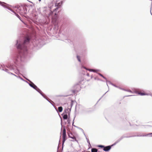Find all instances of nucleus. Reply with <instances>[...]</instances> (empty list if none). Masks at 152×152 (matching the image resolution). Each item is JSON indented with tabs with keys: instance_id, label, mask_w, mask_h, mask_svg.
Listing matches in <instances>:
<instances>
[{
	"instance_id": "obj_21",
	"label": "nucleus",
	"mask_w": 152,
	"mask_h": 152,
	"mask_svg": "<svg viewBox=\"0 0 152 152\" xmlns=\"http://www.w3.org/2000/svg\"><path fill=\"white\" fill-rule=\"evenodd\" d=\"M2 70H3V71H5L6 72H7L8 73V72H8V70L7 69H2Z\"/></svg>"
},
{
	"instance_id": "obj_11",
	"label": "nucleus",
	"mask_w": 152,
	"mask_h": 152,
	"mask_svg": "<svg viewBox=\"0 0 152 152\" xmlns=\"http://www.w3.org/2000/svg\"><path fill=\"white\" fill-rule=\"evenodd\" d=\"M37 91H38V92H39L42 96L44 98H45V96L42 94V91L40 90L37 87V88H36V89H35Z\"/></svg>"
},
{
	"instance_id": "obj_15",
	"label": "nucleus",
	"mask_w": 152,
	"mask_h": 152,
	"mask_svg": "<svg viewBox=\"0 0 152 152\" xmlns=\"http://www.w3.org/2000/svg\"><path fill=\"white\" fill-rule=\"evenodd\" d=\"M47 101H48L50 103H51V104L53 106V104L52 103H52H54V102L51 100H50V101H49L47 98H46V97H45V98Z\"/></svg>"
},
{
	"instance_id": "obj_35",
	"label": "nucleus",
	"mask_w": 152,
	"mask_h": 152,
	"mask_svg": "<svg viewBox=\"0 0 152 152\" xmlns=\"http://www.w3.org/2000/svg\"><path fill=\"white\" fill-rule=\"evenodd\" d=\"M86 152H90V151H87Z\"/></svg>"
},
{
	"instance_id": "obj_17",
	"label": "nucleus",
	"mask_w": 152,
	"mask_h": 152,
	"mask_svg": "<svg viewBox=\"0 0 152 152\" xmlns=\"http://www.w3.org/2000/svg\"><path fill=\"white\" fill-rule=\"evenodd\" d=\"M99 75H100V76H101V77H103L104 79L106 80H107L106 79V78L105 77H104L100 73H99L98 74Z\"/></svg>"
},
{
	"instance_id": "obj_31",
	"label": "nucleus",
	"mask_w": 152,
	"mask_h": 152,
	"mask_svg": "<svg viewBox=\"0 0 152 152\" xmlns=\"http://www.w3.org/2000/svg\"><path fill=\"white\" fill-rule=\"evenodd\" d=\"M76 86H77V87H79V85H76Z\"/></svg>"
},
{
	"instance_id": "obj_23",
	"label": "nucleus",
	"mask_w": 152,
	"mask_h": 152,
	"mask_svg": "<svg viewBox=\"0 0 152 152\" xmlns=\"http://www.w3.org/2000/svg\"><path fill=\"white\" fill-rule=\"evenodd\" d=\"M98 147L102 148H104V146L102 145H99L98 146Z\"/></svg>"
},
{
	"instance_id": "obj_32",
	"label": "nucleus",
	"mask_w": 152,
	"mask_h": 152,
	"mask_svg": "<svg viewBox=\"0 0 152 152\" xmlns=\"http://www.w3.org/2000/svg\"><path fill=\"white\" fill-rule=\"evenodd\" d=\"M73 93H75V90L73 91Z\"/></svg>"
},
{
	"instance_id": "obj_8",
	"label": "nucleus",
	"mask_w": 152,
	"mask_h": 152,
	"mask_svg": "<svg viewBox=\"0 0 152 152\" xmlns=\"http://www.w3.org/2000/svg\"><path fill=\"white\" fill-rule=\"evenodd\" d=\"M113 144L111 146H108L106 147H104L103 150L105 151H108L111 148V146H113Z\"/></svg>"
},
{
	"instance_id": "obj_10",
	"label": "nucleus",
	"mask_w": 152,
	"mask_h": 152,
	"mask_svg": "<svg viewBox=\"0 0 152 152\" xmlns=\"http://www.w3.org/2000/svg\"><path fill=\"white\" fill-rule=\"evenodd\" d=\"M83 68L86 69H87L90 72H98L99 71V70L98 69H87L86 67H83Z\"/></svg>"
},
{
	"instance_id": "obj_19",
	"label": "nucleus",
	"mask_w": 152,
	"mask_h": 152,
	"mask_svg": "<svg viewBox=\"0 0 152 152\" xmlns=\"http://www.w3.org/2000/svg\"><path fill=\"white\" fill-rule=\"evenodd\" d=\"M77 60L78 61L80 62H81V60H80V57L79 56H77Z\"/></svg>"
},
{
	"instance_id": "obj_30",
	"label": "nucleus",
	"mask_w": 152,
	"mask_h": 152,
	"mask_svg": "<svg viewBox=\"0 0 152 152\" xmlns=\"http://www.w3.org/2000/svg\"><path fill=\"white\" fill-rule=\"evenodd\" d=\"M87 75L88 76H89V74L88 73V74H87Z\"/></svg>"
},
{
	"instance_id": "obj_20",
	"label": "nucleus",
	"mask_w": 152,
	"mask_h": 152,
	"mask_svg": "<svg viewBox=\"0 0 152 152\" xmlns=\"http://www.w3.org/2000/svg\"><path fill=\"white\" fill-rule=\"evenodd\" d=\"M52 21L53 22H56V20H57V19L56 18H52Z\"/></svg>"
},
{
	"instance_id": "obj_12",
	"label": "nucleus",
	"mask_w": 152,
	"mask_h": 152,
	"mask_svg": "<svg viewBox=\"0 0 152 152\" xmlns=\"http://www.w3.org/2000/svg\"><path fill=\"white\" fill-rule=\"evenodd\" d=\"M62 2H59L57 3V2L56 3V6L57 7L60 6L62 4Z\"/></svg>"
},
{
	"instance_id": "obj_14",
	"label": "nucleus",
	"mask_w": 152,
	"mask_h": 152,
	"mask_svg": "<svg viewBox=\"0 0 152 152\" xmlns=\"http://www.w3.org/2000/svg\"><path fill=\"white\" fill-rule=\"evenodd\" d=\"M91 152H97V150L96 148H93L91 149Z\"/></svg>"
},
{
	"instance_id": "obj_33",
	"label": "nucleus",
	"mask_w": 152,
	"mask_h": 152,
	"mask_svg": "<svg viewBox=\"0 0 152 152\" xmlns=\"http://www.w3.org/2000/svg\"><path fill=\"white\" fill-rule=\"evenodd\" d=\"M152 134V133L149 134H148V135H149V134Z\"/></svg>"
},
{
	"instance_id": "obj_1",
	"label": "nucleus",
	"mask_w": 152,
	"mask_h": 152,
	"mask_svg": "<svg viewBox=\"0 0 152 152\" xmlns=\"http://www.w3.org/2000/svg\"><path fill=\"white\" fill-rule=\"evenodd\" d=\"M29 38L27 37L25 39L23 42H22L21 39H19L17 41L16 47L20 50L19 53L21 61H23L22 58L23 55L26 54L27 51L26 45L29 43Z\"/></svg>"
},
{
	"instance_id": "obj_24",
	"label": "nucleus",
	"mask_w": 152,
	"mask_h": 152,
	"mask_svg": "<svg viewBox=\"0 0 152 152\" xmlns=\"http://www.w3.org/2000/svg\"><path fill=\"white\" fill-rule=\"evenodd\" d=\"M86 139H87V142L90 145V144L89 140L86 137Z\"/></svg>"
},
{
	"instance_id": "obj_29",
	"label": "nucleus",
	"mask_w": 152,
	"mask_h": 152,
	"mask_svg": "<svg viewBox=\"0 0 152 152\" xmlns=\"http://www.w3.org/2000/svg\"><path fill=\"white\" fill-rule=\"evenodd\" d=\"M13 75H14V76H15L16 77H17V76H17L16 75H15V74H13Z\"/></svg>"
},
{
	"instance_id": "obj_2",
	"label": "nucleus",
	"mask_w": 152,
	"mask_h": 152,
	"mask_svg": "<svg viewBox=\"0 0 152 152\" xmlns=\"http://www.w3.org/2000/svg\"><path fill=\"white\" fill-rule=\"evenodd\" d=\"M7 67L9 69L11 70H14L15 73L18 75H19V74H20V72L23 73L24 71V68L23 67H20L18 68H17L16 70H15V68L14 66L11 65H8L7 66Z\"/></svg>"
},
{
	"instance_id": "obj_9",
	"label": "nucleus",
	"mask_w": 152,
	"mask_h": 152,
	"mask_svg": "<svg viewBox=\"0 0 152 152\" xmlns=\"http://www.w3.org/2000/svg\"><path fill=\"white\" fill-rule=\"evenodd\" d=\"M68 136L69 138H72L74 140L73 141H77V140L75 137L72 134H69L68 135Z\"/></svg>"
},
{
	"instance_id": "obj_28",
	"label": "nucleus",
	"mask_w": 152,
	"mask_h": 152,
	"mask_svg": "<svg viewBox=\"0 0 152 152\" xmlns=\"http://www.w3.org/2000/svg\"><path fill=\"white\" fill-rule=\"evenodd\" d=\"M128 92H132V91L131 90H128Z\"/></svg>"
},
{
	"instance_id": "obj_25",
	"label": "nucleus",
	"mask_w": 152,
	"mask_h": 152,
	"mask_svg": "<svg viewBox=\"0 0 152 152\" xmlns=\"http://www.w3.org/2000/svg\"><path fill=\"white\" fill-rule=\"evenodd\" d=\"M58 10V8H56V9H55L54 10H53V12H54L55 11H56L57 10Z\"/></svg>"
},
{
	"instance_id": "obj_4",
	"label": "nucleus",
	"mask_w": 152,
	"mask_h": 152,
	"mask_svg": "<svg viewBox=\"0 0 152 152\" xmlns=\"http://www.w3.org/2000/svg\"><path fill=\"white\" fill-rule=\"evenodd\" d=\"M70 109L69 108L66 109L65 110V111L66 112V114L64 115L63 116V118L64 119H66L67 118L68 116L67 115V114H68V115H69L70 113L69 112L70 111Z\"/></svg>"
},
{
	"instance_id": "obj_7",
	"label": "nucleus",
	"mask_w": 152,
	"mask_h": 152,
	"mask_svg": "<svg viewBox=\"0 0 152 152\" xmlns=\"http://www.w3.org/2000/svg\"><path fill=\"white\" fill-rule=\"evenodd\" d=\"M136 94L140 96H143L147 95V94L143 91H137L136 92Z\"/></svg>"
},
{
	"instance_id": "obj_22",
	"label": "nucleus",
	"mask_w": 152,
	"mask_h": 152,
	"mask_svg": "<svg viewBox=\"0 0 152 152\" xmlns=\"http://www.w3.org/2000/svg\"><path fill=\"white\" fill-rule=\"evenodd\" d=\"M20 80H23V81H24V82H26L27 83H28V82H27V81L25 80H24L22 78H20Z\"/></svg>"
},
{
	"instance_id": "obj_27",
	"label": "nucleus",
	"mask_w": 152,
	"mask_h": 152,
	"mask_svg": "<svg viewBox=\"0 0 152 152\" xmlns=\"http://www.w3.org/2000/svg\"><path fill=\"white\" fill-rule=\"evenodd\" d=\"M8 73L11 74V75H13V74H13L11 72H8Z\"/></svg>"
},
{
	"instance_id": "obj_6",
	"label": "nucleus",
	"mask_w": 152,
	"mask_h": 152,
	"mask_svg": "<svg viewBox=\"0 0 152 152\" xmlns=\"http://www.w3.org/2000/svg\"><path fill=\"white\" fill-rule=\"evenodd\" d=\"M66 136V130L64 129L63 130V144L64 143L65 140V137Z\"/></svg>"
},
{
	"instance_id": "obj_26",
	"label": "nucleus",
	"mask_w": 152,
	"mask_h": 152,
	"mask_svg": "<svg viewBox=\"0 0 152 152\" xmlns=\"http://www.w3.org/2000/svg\"><path fill=\"white\" fill-rule=\"evenodd\" d=\"M17 78H20H20H21L22 77H20V76H17Z\"/></svg>"
},
{
	"instance_id": "obj_34",
	"label": "nucleus",
	"mask_w": 152,
	"mask_h": 152,
	"mask_svg": "<svg viewBox=\"0 0 152 152\" xmlns=\"http://www.w3.org/2000/svg\"><path fill=\"white\" fill-rule=\"evenodd\" d=\"M41 0H39V1H41Z\"/></svg>"
},
{
	"instance_id": "obj_3",
	"label": "nucleus",
	"mask_w": 152,
	"mask_h": 152,
	"mask_svg": "<svg viewBox=\"0 0 152 152\" xmlns=\"http://www.w3.org/2000/svg\"><path fill=\"white\" fill-rule=\"evenodd\" d=\"M22 75L23 76L24 78H25V79H26L27 80H28L30 82V83H29L28 82V83H28L29 84V86L32 87V88H34V89H36V88H37V86L35 85L34 83H33L32 82H31V81L30 80H28V79L26 78L23 75Z\"/></svg>"
},
{
	"instance_id": "obj_13",
	"label": "nucleus",
	"mask_w": 152,
	"mask_h": 152,
	"mask_svg": "<svg viewBox=\"0 0 152 152\" xmlns=\"http://www.w3.org/2000/svg\"><path fill=\"white\" fill-rule=\"evenodd\" d=\"M63 110V108L62 107H58V110L60 112H61Z\"/></svg>"
},
{
	"instance_id": "obj_18",
	"label": "nucleus",
	"mask_w": 152,
	"mask_h": 152,
	"mask_svg": "<svg viewBox=\"0 0 152 152\" xmlns=\"http://www.w3.org/2000/svg\"><path fill=\"white\" fill-rule=\"evenodd\" d=\"M14 12L15 14L17 16V17H18L20 20V17L17 14H16L15 12H14L13 11L12 12Z\"/></svg>"
},
{
	"instance_id": "obj_5",
	"label": "nucleus",
	"mask_w": 152,
	"mask_h": 152,
	"mask_svg": "<svg viewBox=\"0 0 152 152\" xmlns=\"http://www.w3.org/2000/svg\"><path fill=\"white\" fill-rule=\"evenodd\" d=\"M4 4H6V5H7V4H6V3H4V2L0 1V5H1V6H3V7H4L5 8H7V9H8V10H10L12 12H13V11L12 10L9 8L8 7V5H6Z\"/></svg>"
},
{
	"instance_id": "obj_16",
	"label": "nucleus",
	"mask_w": 152,
	"mask_h": 152,
	"mask_svg": "<svg viewBox=\"0 0 152 152\" xmlns=\"http://www.w3.org/2000/svg\"><path fill=\"white\" fill-rule=\"evenodd\" d=\"M55 29L56 30H57L58 29V24H55Z\"/></svg>"
}]
</instances>
